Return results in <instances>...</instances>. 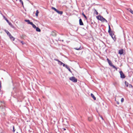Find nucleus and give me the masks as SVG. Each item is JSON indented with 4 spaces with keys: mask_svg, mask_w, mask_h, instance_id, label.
<instances>
[{
    "mask_svg": "<svg viewBox=\"0 0 133 133\" xmlns=\"http://www.w3.org/2000/svg\"><path fill=\"white\" fill-rule=\"evenodd\" d=\"M24 21L26 22H27L28 24H31L32 23V22H30L29 20H25Z\"/></svg>",
    "mask_w": 133,
    "mask_h": 133,
    "instance_id": "obj_14",
    "label": "nucleus"
},
{
    "mask_svg": "<svg viewBox=\"0 0 133 133\" xmlns=\"http://www.w3.org/2000/svg\"><path fill=\"white\" fill-rule=\"evenodd\" d=\"M10 38L13 41H14L15 39V38L13 37L11 35L9 36Z\"/></svg>",
    "mask_w": 133,
    "mask_h": 133,
    "instance_id": "obj_13",
    "label": "nucleus"
},
{
    "mask_svg": "<svg viewBox=\"0 0 133 133\" xmlns=\"http://www.w3.org/2000/svg\"><path fill=\"white\" fill-rule=\"evenodd\" d=\"M13 132H14L15 131V127L14 126H13Z\"/></svg>",
    "mask_w": 133,
    "mask_h": 133,
    "instance_id": "obj_30",
    "label": "nucleus"
},
{
    "mask_svg": "<svg viewBox=\"0 0 133 133\" xmlns=\"http://www.w3.org/2000/svg\"><path fill=\"white\" fill-rule=\"evenodd\" d=\"M39 13V12L38 10H37L36 11V16L37 17L38 16V14Z\"/></svg>",
    "mask_w": 133,
    "mask_h": 133,
    "instance_id": "obj_22",
    "label": "nucleus"
},
{
    "mask_svg": "<svg viewBox=\"0 0 133 133\" xmlns=\"http://www.w3.org/2000/svg\"><path fill=\"white\" fill-rule=\"evenodd\" d=\"M82 15L84 16L85 18L87 19V16L85 15V14H84L83 12L82 13Z\"/></svg>",
    "mask_w": 133,
    "mask_h": 133,
    "instance_id": "obj_23",
    "label": "nucleus"
},
{
    "mask_svg": "<svg viewBox=\"0 0 133 133\" xmlns=\"http://www.w3.org/2000/svg\"><path fill=\"white\" fill-rule=\"evenodd\" d=\"M88 120L89 121H91L92 120V117H89L88 118Z\"/></svg>",
    "mask_w": 133,
    "mask_h": 133,
    "instance_id": "obj_19",
    "label": "nucleus"
},
{
    "mask_svg": "<svg viewBox=\"0 0 133 133\" xmlns=\"http://www.w3.org/2000/svg\"><path fill=\"white\" fill-rule=\"evenodd\" d=\"M17 0H16V1ZM19 2L21 3H22V5H23V1H22V0H19Z\"/></svg>",
    "mask_w": 133,
    "mask_h": 133,
    "instance_id": "obj_26",
    "label": "nucleus"
},
{
    "mask_svg": "<svg viewBox=\"0 0 133 133\" xmlns=\"http://www.w3.org/2000/svg\"><path fill=\"white\" fill-rule=\"evenodd\" d=\"M79 24L81 25H83V23L81 19L80 18L79 19Z\"/></svg>",
    "mask_w": 133,
    "mask_h": 133,
    "instance_id": "obj_12",
    "label": "nucleus"
},
{
    "mask_svg": "<svg viewBox=\"0 0 133 133\" xmlns=\"http://www.w3.org/2000/svg\"><path fill=\"white\" fill-rule=\"evenodd\" d=\"M52 9L54 10L56 12H57L58 14H60L62 15L63 14V12L62 11H59L57 10L54 7H52Z\"/></svg>",
    "mask_w": 133,
    "mask_h": 133,
    "instance_id": "obj_5",
    "label": "nucleus"
},
{
    "mask_svg": "<svg viewBox=\"0 0 133 133\" xmlns=\"http://www.w3.org/2000/svg\"><path fill=\"white\" fill-rule=\"evenodd\" d=\"M70 80L72 81L73 82H76L77 81V79L74 77H72L69 78Z\"/></svg>",
    "mask_w": 133,
    "mask_h": 133,
    "instance_id": "obj_3",
    "label": "nucleus"
},
{
    "mask_svg": "<svg viewBox=\"0 0 133 133\" xmlns=\"http://www.w3.org/2000/svg\"><path fill=\"white\" fill-rule=\"evenodd\" d=\"M3 16L4 18V19H6V17H5L4 16V15H3Z\"/></svg>",
    "mask_w": 133,
    "mask_h": 133,
    "instance_id": "obj_33",
    "label": "nucleus"
},
{
    "mask_svg": "<svg viewBox=\"0 0 133 133\" xmlns=\"http://www.w3.org/2000/svg\"><path fill=\"white\" fill-rule=\"evenodd\" d=\"M107 61L109 64L113 68L115 69L116 70H117V67L112 64V63L111 61L108 58L107 59Z\"/></svg>",
    "mask_w": 133,
    "mask_h": 133,
    "instance_id": "obj_2",
    "label": "nucleus"
},
{
    "mask_svg": "<svg viewBox=\"0 0 133 133\" xmlns=\"http://www.w3.org/2000/svg\"><path fill=\"white\" fill-rule=\"evenodd\" d=\"M0 87H1V83H0Z\"/></svg>",
    "mask_w": 133,
    "mask_h": 133,
    "instance_id": "obj_40",
    "label": "nucleus"
},
{
    "mask_svg": "<svg viewBox=\"0 0 133 133\" xmlns=\"http://www.w3.org/2000/svg\"><path fill=\"white\" fill-rule=\"evenodd\" d=\"M31 25L32 26V27L35 29L36 28V26L35 25V24H34L32 22V23L31 24Z\"/></svg>",
    "mask_w": 133,
    "mask_h": 133,
    "instance_id": "obj_20",
    "label": "nucleus"
},
{
    "mask_svg": "<svg viewBox=\"0 0 133 133\" xmlns=\"http://www.w3.org/2000/svg\"><path fill=\"white\" fill-rule=\"evenodd\" d=\"M124 53V50L123 49H121L119 50L118 51V53L121 55L123 54Z\"/></svg>",
    "mask_w": 133,
    "mask_h": 133,
    "instance_id": "obj_7",
    "label": "nucleus"
},
{
    "mask_svg": "<svg viewBox=\"0 0 133 133\" xmlns=\"http://www.w3.org/2000/svg\"><path fill=\"white\" fill-rule=\"evenodd\" d=\"M9 23V25H12V24L10 23V22H9V23Z\"/></svg>",
    "mask_w": 133,
    "mask_h": 133,
    "instance_id": "obj_32",
    "label": "nucleus"
},
{
    "mask_svg": "<svg viewBox=\"0 0 133 133\" xmlns=\"http://www.w3.org/2000/svg\"><path fill=\"white\" fill-rule=\"evenodd\" d=\"M6 21V22L8 23H9V21L6 18V19H5Z\"/></svg>",
    "mask_w": 133,
    "mask_h": 133,
    "instance_id": "obj_31",
    "label": "nucleus"
},
{
    "mask_svg": "<svg viewBox=\"0 0 133 133\" xmlns=\"http://www.w3.org/2000/svg\"><path fill=\"white\" fill-rule=\"evenodd\" d=\"M130 86H131V87H132V86L130 84Z\"/></svg>",
    "mask_w": 133,
    "mask_h": 133,
    "instance_id": "obj_39",
    "label": "nucleus"
},
{
    "mask_svg": "<svg viewBox=\"0 0 133 133\" xmlns=\"http://www.w3.org/2000/svg\"><path fill=\"white\" fill-rule=\"evenodd\" d=\"M91 97L93 98L94 100H96V98L94 96V95L92 93L91 94Z\"/></svg>",
    "mask_w": 133,
    "mask_h": 133,
    "instance_id": "obj_16",
    "label": "nucleus"
},
{
    "mask_svg": "<svg viewBox=\"0 0 133 133\" xmlns=\"http://www.w3.org/2000/svg\"><path fill=\"white\" fill-rule=\"evenodd\" d=\"M117 103L118 104H119V103L118 101L117 102Z\"/></svg>",
    "mask_w": 133,
    "mask_h": 133,
    "instance_id": "obj_36",
    "label": "nucleus"
},
{
    "mask_svg": "<svg viewBox=\"0 0 133 133\" xmlns=\"http://www.w3.org/2000/svg\"><path fill=\"white\" fill-rule=\"evenodd\" d=\"M63 130H66V129L65 128H63Z\"/></svg>",
    "mask_w": 133,
    "mask_h": 133,
    "instance_id": "obj_37",
    "label": "nucleus"
},
{
    "mask_svg": "<svg viewBox=\"0 0 133 133\" xmlns=\"http://www.w3.org/2000/svg\"><path fill=\"white\" fill-rule=\"evenodd\" d=\"M108 27H109V30H108V32L110 34H111V33H112V32L111 31V29L110 28V26L109 25Z\"/></svg>",
    "mask_w": 133,
    "mask_h": 133,
    "instance_id": "obj_11",
    "label": "nucleus"
},
{
    "mask_svg": "<svg viewBox=\"0 0 133 133\" xmlns=\"http://www.w3.org/2000/svg\"><path fill=\"white\" fill-rule=\"evenodd\" d=\"M51 35L53 37L56 36L57 35L56 32L55 31H52L51 33Z\"/></svg>",
    "mask_w": 133,
    "mask_h": 133,
    "instance_id": "obj_9",
    "label": "nucleus"
},
{
    "mask_svg": "<svg viewBox=\"0 0 133 133\" xmlns=\"http://www.w3.org/2000/svg\"><path fill=\"white\" fill-rule=\"evenodd\" d=\"M99 116L100 117L102 118V120H104V119L102 116L101 115H99Z\"/></svg>",
    "mask_w": 133,
    "mask_h": 133,
    "instance_id": "obj_29",
    "label": "nucleus"
},
{
    "mask_svg": "<svg viewBox=\"0 0 133 133\" xmlns=\"http://www.w3.org/2000/svg\"><path fill=\"white\" fill-rule=\"evenodd\" d=\"M97 18L99 20H100L102 22H105L107 23V21L102 16H101L100 15L98 16H96Z\"/></svg>",
    "mask_w": 133,
    "mask_h": 133,
    "instance_id": "obj_1",
    "label": "nucleus"
},
{
    "mask_svg": "<svg viewBox=\"0 0 133 133\" xmlns=\"http://www.w3.org/2000/svg\"><path fill=\"white\" fill-rule=\"evenodd\" d=\"M21 43H22V44H24V43H23V41H21Z\"/></svg>",
    "mask_w": 133,
    "mask_h": 133,
    "instance_id": "obj_34",
    "label": "nucleus"
},
{
    "mask_svg": "<svg viewBox=\"0 0 133 133\" xmlns=\"http://www.w3.org/2000/svg\"><path fill=\"white\" fill-rule=\"evenodd\" d=\"M62 65H63V66L64 67L65 66V64H64L63 63V64H62Z\"/></svg>",
    "mask_w": 133,
    "mask_h": 133,
    "instance_id": "obj_35",
    "label": "nucleus"
},
{
    "mask_svg": "<svg viewBox=\"0 0 133 133\" xmlns=\"http://www.w3.org/2000/svg\"><path fill=\"white\" fill-rule=\"evenodd\" d=\"M74 49H75L77 50H80L82 49V48H81V46L80 45L79 46V47H76L75 48H74Z\"/></svg>",
    "mask_w": 133,
    "mask_h": 133,
    "instance_id": "obj_10",
    "label": "nucleus"
},
{
    "mask_svg": "<svg viewBox=\"0 0 133 133\" xmlns=\"http://www.w3.org/2000/svg\"><path fill=\"white\" fill-rule=\"evenodd\" d=\"M124 101V99L123 98H121V101L122 102H123Z\"/></svg>",
    "mask_w": 133,
    "mask_h": 133,
    "instance_id": "obj_28",
    "label": "nucleus"
},
{
    "mask_svg": "<svg viewBox=\"0 0 133 133\" xmlns=\"http://www.w3.org/2000/svg\"><path fill=\"white\" fill-rule=\"evenodd\" d=\"M58 62V64L60 65H62V64H63V63L62 62H61L60 61L58 60H56Z\"/></svg>",
    "mask_w": 133,
    "mask_h": 133,
    "instance_id": "obj_17",
    "label": "nucleus"
},
{
    "mask_svg": "<svg viewBox=\"0 0 133 133\" xmlns=\"http://www.w3.org/2000/svg\"><path fill=\"white\" fill-rule=\"evenodd\" d=\"M129 11L131 14H133V11L132 10H131V9H130Z\"/></svg>",
    "mask_w": 133,
    "mask_h": 133,
    "instance_id": "obj_27",
    "label": "nucleus"
},
{
    "mask_svg": "<svg viewBox=\"0 0 133 133\" xmlns=\"http://www.w3.org/2000/svg\"><path fill=\"white\" fill-rule=\"evenodd\" d=\"M52 9L54 10L56 12H57L58 14H60L62 15L63 14V12L62 11H59L57 10L54 7H52Z\"/></svg>",
    "mask_w": 133,
    "mask_h": 133,
    "instance_id": "obj_4",
    "label": "nucleus"
},
{
    "mask_svg": "<svg viewBox=\"0 0 133 133\" xmlns=\"http://www.w3.org/2000/svg\"><path fill=\"white\" fill-rule=\"evenodd\" d=\"M4 31L7 34V35L9 36L10 35H11L9 33V32L8 30H4Z\"/></svg>",
    "mask_w": 133,
    "mask_h": 133,
    "instance_id": "obj_15",
    "label": "nucleus"
},
{
    "mask_svg": "<svg viewBox=\"0 0 133 133\" xmlns=\"http://www.w3.org/2000/svg\"><path fill=\"white\" fill-rule=\"evenodd\" d=\"M96 14V15H98V13L97 11L95 9H94V12Z\"/></svg>",
    "mask_w": 133,
    "mask_h": 133,
    "instance_id": "obj_24",
    "label": "nucleus"
},
{
    "mask_svg": "<svg viewBox=\"0 0 133 133\" xmlns=\"http://www.w3.org/2000/svg\"><path fill=\"white\" fill-rule=\"evenodd\" d=\"M5 103L3 101H0V107L4 106Z\"/></svg>",
    "mask_w": 133,
    "mask_h": 133,
    "instance_id": "obj_8",
    "label": "nucleus"
},
{
    "mask_svg": "<svg viewBox=\"0 0 133 133\" xmlns=\"http://www.w3.org/2000/svg\"><path fill=\"white\" fill-rule=\"evenodd\" d=\"M119 73L121 75V78H125V76L124 74L122 71H120Z\"/></svg>",
    "mask_w": 133,
    "mask_h": 133,
    "instance_id": "obj_6",
    "label": "nucleus"
},
{
    "mask_svg": "<svg viewBox=\"0 0 133 133\" xmlns=\"http://www.w3.org/2000/svg\"><path fill=\"white\" fill-rule=\"evenodd\" d=\"M66 68H67L68 69V70H69V71H71V70H70V69L68 67V66H67V65H66Z\"/></svg>",
    "mask_w": 133,
    "mask_h": 133,
    "instance_id": "obj_25",
    "label": "nucleus"
},
{
    "mask_svg": "<svg viewBox=\"0 0 133 133\" xmlns=\"http://www.w3.org/2000/svg\"><path fill=\"white\" fill-rule=\"evenodd\" d=\"M36 30L37 31L40 32L41 31V29L38 27H37L36 28Z\"/></svg>",
    "mask_w": 133,
    "mask_h": 133,
    "instance_id": "obj_18",
    "label": "nucleus"
},
{
    "mask_svg": "<svg viewBox=\"0 0 133 133\" xmlns=\"http://www.w3.org/2000/svg\"><path fill=\"white\" fill-rule=\"evenodd\" d=\"M130 86H131V87H132V86L130 84Z\"/></svg>",
    "mask_w": 133,
    "mask_h": 133,
    "instance_id": "obj_38",
    "label": "nucleus"
},
{
    "mask_svg": "<svg viewBox=\"0 0 133 133\" xmlns=\"http://www.w3.org/2000/svg\"><path fill=\"white\" fill-rule=\"evenodd\" d=\"M125 83L126 87H128L129 86V83L126 81L125 82Z\"/></svg>",
    "mask_w": 133,
    "mask_h": 133,
    "instance_id": "obj_21",
    "label": "nucleus"
}]
</instances>
